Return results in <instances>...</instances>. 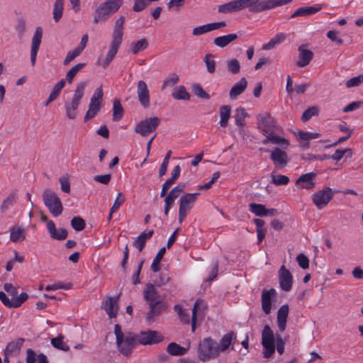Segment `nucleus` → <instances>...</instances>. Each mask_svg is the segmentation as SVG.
<instances>
[{
	"mask_svg": "<svg viewBox=\"0 0 363 363\" xmlns=\"http://www.w3.org/2000/svg\"><path fill=\"white\" fill-rule=\"evenodd\" d=\"M71 225L76 231H82L85 228L86 223L82 218L75 216L71 220Z\"/></svg>",
	"mask_w": 363,
	"mask_h": 363,
	"instance_id": "864d4df0",
	"label": "nucleus"
},
{
	"mask_svg": "<svg viewBox=\"0 0 363 363\" xmlns=\"http://www.w3.org/2000/svg\"><path fill=\"white\" fill-rule=\"evenodd\" d=\"M119 296V294L113 297L108 296L106 300L102 302L101 308L106 312L110 318L116 317L118 310V301Z\"/></svg>",
	"mask_w": 363,
	"mask_h": 363,
	"instance_id": "dca6fc26",
	"label": "nucleus"
},
{
	"mask_svg": "<svg viewBox=\"0 0 363 363\" xmlns=\"http://www.w3.org/2000/svg\"><path fill=\"white\" fill-rule=\"evenodd\" d=\"M160 118L154 116L140 121L135 127V133L143 137L147 136L150 133L154 132L160 125Z\"/></svg>",
	"mask_w": 363,
	"mask_h": 363,
	"instance_id": "9d476101",
	"label": "nucleus"
},
{
	"mask_svg": "<svg viewBox=\"0 0 363 363\" xmlns=\"http://www.w3.org/2000/svg\"><path fill=\"white\" fill-rule=\"evenodd\" d=\"M275 337L273 331L268 325H265L262 333L263 356L269 358L275 352Z\"/></svg>",
	"mask_w": 363,
	"mask_h": 363,
	"instance_id": "6e6552de",
	"label": "nucleus"
},
{
	"mask_svg": "<svg viewBox=\"0 0 363 363\" xmlns=\"http://www.w3.org/2000/svg\"><path fill=\"white\" fill-rule=\"evenodd\" d=\"M150 311L146 315V321L152 322L155 317L159 316L166 309V305L162 300L153 302L149 305Z\"/></svg>",
	"mask_w": 363,
	"mask_h": 363,
	"instance_id": "aec40b11",
	"label": "nucleus"
},
{
	"mask_svg": "<svg viewBox=\"0 0 363 363\" xmlns=\"http://www.w3.org/2000/svg\"><path fill=\"white\" fill-rule=\"evenodd\" d=\"M289 311V308L287 304L282 305L278 310L277 325L279 330L281 332L286 330Z\"/></svg>",
	"mask_w": 363,
	"mask_h": 363,
	"instance_id": "b1692460",
	"label": "nucleus"
},
{
	"mask_svg": "<svg viewBox=\"0 0 363 363\" xmlns=\"http://www.w3.org/2000/svg\"><path fill=\"white\" fill-rule=\"evenodd\" d=\"M44 205L49 210V212L55 217L62 214L63 206L60 197L52 190L45 189L42 194Z\"/></svg>",
	"mask_w": 363,
	"mask_h": 363,
	"instance_id": "423d86ee",
	"label": "nucleus"
},
{
	"mask_svg": "<svg viewBox=\"0 0 363 363\" xmlns=\"http://www.w3.org/2000/svg\"><path fill=\"white\" fill-rule=\"evenodd\" d=\"M269 143L274 145H280L284 148L289 145V142L284 138L277 135L276 132L274 133L267 135L265 138L262 140V143L263 145H267Z\"/></svg>",
	"mask_w": 363,
	"mask_h": 363,
	"instance_id": "393cba45",
	"label": "nucleus"
},
{
	"mask_svg": "<svg viewBox=\"0 0 363 363\" xmlns=\"http://www.w3.org/2000/svg\"><path fill=\"white\" fill-rule=\"evenodd\" d=\"M137 336L138 344L143 345L157 344L164 340V337L158 331L152 330L141 331Z\"/></svg>",
	"mask_w": 363,
	"mask_h": 363,
	"instance_id": "f8f14e48",
	"label": "nucleus"
},
{
	"mask_svg": "<svg viewBox=\"0 0 363 363\" xmlns=\"http://www.w3.org/2000/svg\"><path fill=\"white\" fill-rule=\"evenodd\" d=\"M85 66V63H78L73 66L66 74L65 82H67L68 84H72L77 74Z\"/></svg>",
	"mask_w": 363,
	"mask_h": 363,
	"instance_id": "ea45409f",
	"label": "nucleus"
},
{
	"mask_svg": "<svg viewBox=\"0 0 363 363\" xmlns=\"http://www.w3.org/2000/svg\"><path fill=\"white\" fill-rule=\"evenodd\" d=\"M296 260L299 267L303 269H306L309 267V259L304 254H299L296 257Z\"/></svg>",
	"mask_w": 363,
	"mask_h": 363,
	"instance_id": "774afa93",
	"label": "nucleus"
},
{
	"mask_svg": "<svg viewBox=\"0 0 363 363\" xmlns=\"http://www.w3.org/2000/svg\"><path fill=\"white\" fill-rule=\"evenodd\" d=\"M230 112H231V107L229 105H223L220 107L219 124H220V127L225 128L228 126V121L230 117Z\"/></svg>",
	"mask_w": 363,
	"mask_h": 363,
	"instance_id": "7c9ffc66",
	"label": "nucleus"
},
{
	"mask_svg": "<svg viewBox=\"0 0 363 363\" xmlns=\"http://www.w3.org/2000/svg\"><path fill=\"white\" fill-rule=\"evenodd\" d=\"M237 38L238 35L236 33H230L216 38L213 40V43L216 46L223 48Z\"/></svg>",
	"mask_w": 363,
	"mask_h": 363,
	"instance_id": "c85d7f7f",
	"label": "nucleus"
},
{
	"mask_svg": "<svg viewBox=\"0 0 363 363\" xmlns=\"http://www.w3.org/2000/svg\"><path fill=\"white\" fill-rule=\"evenodd\" d=\"M177 199L174 198L171 195L168 194L164 198V213L166 216H168L170 209L174 206L175 200Z\"/></svg>",
	"mask_w": 363,
	"mask_h": 363,
	"instance_id": "4d7b16f0",
	"label": "nucleus"
},
{
	"mask_svg": "<svg viewBox=\"0 0 363 363\" xmlns=\"http://www.w3.org/2000/svg\"><path fill=\"white\" fill-rule=\"evenodd\" d=\"M233 338L235 339V333L233 331H230L224 335L220 339V343H216L217 349H218V353L228 349L233 342Z\"/></svg>",
	"mask_w": 363,
	"mask_h": 363,
	"instance_id": "c756f323",
	"label": "nucleus"
},
{
	"mask_svg": "<svg viewBox=\"0 0 363 363\" xmlns=\"http://www.w3.org/2000/svg\"><path fill=\"white\" fill-rule=\"evenodd\" d=\"M25 230L21 227L13 228L11 230L10 239L13 242H21L25 240Z\"/></svg>",
	"mask_w": 363,
	"mask_h": 363,
	"instance_id": "4c0bfd02",
	"label": "nucleus"
},
{
	"mask_svg": "<svg viewBox=\"0 0 363 363\" xmlns=\"http://www.w3.org/2000/svg\"><path fill=\"white\" fill-rule=\"evenodd\" d=\"M293 0H234L220 5L218 11L228 13L248 8L252 13H261L289 4Z\"/></svg>",
	"mask_w": 363,
	"mask_h": 363,
	"instance_id": "f257e3e1",
	"label": "nucleus"
},
{
	"mask_svg": "<svg viewBox=\"0 0 363 363\" xmlns=\"http://www.w3.org/2000/svg\"><path fill=\"white\" fill-rule=\"evenodd\" d=\"M249 209L256 216H266V207L263 204L250 203L249 204Z\"/></svg>",
	"mask_w": 363,
	"mask_h": 363,
	"instance_id": "c03bdc74",
	"label": "nucleus"
},
{
	"mask_svg": "<svg viewBox=\"0 0 363 363\" xmlns=\"http://www.w3.org/2000/svg\"><path fill=\"white\" fill-rule=\"evenodd\" d=\"M153 233V230H150L147 233L143 232L140 233L138 237L133 241V247L138 249V250L141 252L145 246L146 241L152 238Z\"/></svg>",
	"mask_w": 363,
	"mask_h": 363,
	"instance_id": "cd10ccee",
	"label": "nucleus"
},
{
	"mask_svg": "<svg viewBox=\"0 0 363 363\" xmlns=\"http://www.w3.org/2000/svg\"><path fill=\"white\" fill-rule=\"evenodd\" d=\"M317 174L311 172L301 175L296 182V184L299 185L302 189H312L315 186L313 179L316 177Z\"/></svg>",
	"mask_w": 363,
	"mask_h": 363,
	"instance_id": "4be33fe9",
	"label": "nucleus"
},
{
	"mask_svg": "<svg viewBox=\"0 0 363 363\" xmlns=\"http://www.w3.org/2000/svg\"><path fill=\"white\" fill-rule=\"evenodd\" d=\"M64 0H56L54 4L53 18L55 22H58L62 16Z\"/></svg>",
	"mask_w": 363,
	"mask_h": 363,
	"instance_id": "a18cd8bd",
	"label": "nucleus"
},
{
	"mask_svg": "<svg viewBox=\"0 0 363 363\" xmlns=\"http://www.w3.org/2000/svg\"><path fill=\"white\" fill-rule=\"evenodd\" d=\"M188 348L180 346L176 342H170L167 347V352L172 356H182L186 354Z\"/></svg>",
	"mask_w": 363,
	"mask_h": 363,
	"instance_id": "72a5a7b5",
	"label": "nucleus"
},
{
	"mask_svg": "<svg viewBox=\"0 0 363 363\" xmlns=\"http://www.w3.org/2000/svg\"><path fill=\"white\" fill-rule=\"evenodd\" d=\"M306 45L302 44L298 48L299 55L296 66L298 67H303L308 65L313 58V52L311 50L306 49Z\"/></svg>",
	"mask_w": 363,
	"mask_h": 363,
	"instance_id": "6ab92c4d",
	"label": "nucleus"
},
{
	"mask_svg": "<svg viewBox=\"0 0 363 363\" xmlns=\"http://www.w3.org/2000/svg\"><path fill=\"white\" fill-rule=\"evenodd\" d=\"M125 21V17L124 16H121L116 20L114 23L110 49L101 64L103 68L104 69L106 68L110 62L113 60L122 43L123 35V24Z\"/></svg>",
	"mask_w": 363,
	"mask_h": 363,
	"instance_id": "f03ea898",
	"label": "nucleus"
},
{
	"mask_svg": "<svg viewBox=\"0 0 363 363\" xmlns=\"http://www.w3.org/2000/svg\"><path fill=\"white\" fill-rule=\"evenodd\" d=\"M43 38V30L40 27H37L34 35L32 38V45L30 50V62L34 66L36 62L37 54L41 43Z\"/></svg>",
	"mask_w": 363,
	"mask_h": 363,
	"instance_id": "f3484780",
	"label": "nucleus"
},
{
	"mask_svg": "<svg viewBox=\"0 0 363 363\" xmlns=\"http://www.w3.org/2000/svg\"><path fill=\"white\" fill-rule=\"evenodd\" d=\"M279 281L281 289L284 291H289L293 284V277L289 269L284 265L279 270Z\"/></svg>",
	"mask_w": 363,
	"mask_h": 363,
	"instance_id": "2eb2a0df",
	"label": "nucleus"
},
{
	"mask_svg": "<svg viewBox=\"0 0 363 363\" xmlns=\"http://www.w3.org/2000/svg\"><path fill=\"white\" fill-rule=\"evenodd\" d=\"M61 190L65 193L70 192V182L68 175L59 178Z\"/></svg>",
	"mask_w": 363,
	"mask_h": 363,
	"instance_id": "680f3d73",
	"label": "nucleus"
},
{
	"mask_svg": "<svg viewBox=\"0 0 363 363\" xmlns=\"http://www.w3.org/2000/svg\"><path fill=\"white\" fill-rule=\"evenodd\" d=\"M63 339L64 337L62 335H60L58 337L51 340V344L56 349L64 352H68L69 350V347L64 343Z\"/></svg>",
	"mask_w": 363,
	"mask_h": 363,
	"instance_id": "49530a36",
	"label": "nucleus"
},
{
	"mask_svg": "<svg viewBox=\"0 0 363 363\" xmlns=\"http://www.w3.org/2000/svg\"><path fill=\"white\" fill-rule=\"evenodd\" d=\"M125 201V196L123 194L122 192L118 193L117 197L116 198L112 207L111 208L112 209V212H116L120 206L124 203Z\"/></svg>",
	"mask_w": 363,
	"mask_h": 363,
	"instance_id": "338daca9",
	"label": "nucleus"
},
{
	"mask_svg": "<svg viewBox=\"0 0 363 363\" xmlns=\"http://www.w3.org/2000/svg\"><path fill=\"white\" fill-rule=\"evenodd\" d=\"M203 61L206 64L207 71L212 74L216 70V62L214 60V55L212 54L206 55Z\"/></svg>",
	"mask_w": 363,
	"mask_h": 363,
	"instance_id": "603ef678",
	"label": "nucleus"
},
{
	"mask_svg": "<svg viewBox=\"0 0 363 363\" xmlns=\"http://www.w3.org/2000/svg\"><path fill=\"white\" fill-rule=\"evenodd\" d=\"M320 10V7L303 6L298 8L290 16V18H294L298 16H309L315 13Z\"/></svg>",
	"mask_w": 363,
	"mask_h": 363,
	"instance_id": "2f4dec72",
	"label": "nucleus"
},
{
	"mask_svg": "<svg viewBox=\"0 0 363 363\" xmlns=\"http://www.w3.org/2000/svg\"><path fill=\"white\" fill-rule=\"evenodd\" d=\"M172 97L177 100H189L191 96L186 88L181 85L174 89Z\"/></svg>",
	"mask_w": 363,
	"mask_h": 363,
	"instance_id": "c9c22d12",
	"label": "nucleus"
},
{
	"mask_svg": "<svg viewBox=\"0 0 363 363\" xmlns=\"http://www.w3.org/2000/svg\"><path fill=\"white\" fill-rule=\"evenodd\" d=\"M247 86V81L245 77H242L238 82H237L230 90L229 96L233 100L238 98L239 95L242 94L246 89Z\"/></svg>",
	"mask_w": 363,
	"mask_h": 363,
	"instance_id": "a878e982",
	"label": "nucleus"
},
{
	"mask_svg": "<svg viewBox=\"0 0 363 363\" xmlns=\"http://www.w3.org/2000/svg\"><path fill=\"white\" fill-rule=\"evenodd\" d=\"M186 188V184L183 182L179 183L177 186H175L169 193L168 194L171 195L175 199H177L180 194L184 191Z\"/></svg>",
	"mask_w": 363,
	"mask_h": 363,
	"instance_id": "0e129e2a",
	"label": "nucleus"
},
{
	"mask_svg": "<svg viewBox=\"0 0 363 363\" xmlns=\"http://www.w3.org/2000/svg\"><path fill=\"white\" fill-rule=\"evenodd\" d=\"M65 85V79H60L56 84H55L50 94L52 98L53 97L56 99L60 94L62 89L64 88Z\"/></svg>",
	"mask_w": 363,
	"mask_h": 363,
	"instance_id": "13d9d810",
	"label": "nucleus"
},
{
	"mask_svg": "<svg viewBox=\"0 0 363 363\" xmlns=\"http://www.w3.org/2000/svg\"><path fill=\"white\" fill-rule=\"evenodd\" d=\"M253 222L256 225L258 242H261L265 238L267 230L264 228L265 222L262 219L254 218Z\"/></svg>",
	"mask_w": 363,
	"mask_h": 363,
	"instance_id": "f704fd0d",
	"label": "nucleus"
},
{
	"mask_svg": "<svg viewBox=\"0 0 363 363\" xmlns=\"http://www.w3.org/2000/svg\"><path fill=\"white\" fill-rule=\"evenodd\" d=\"M179 81V75L176 73H172L167 77L162 86V90L164 89L165 87H172L176 84H177Z\"/></svg>",
	"mask_w": 363,
	"mask_h": 363,
	"instance_id": "8fccbe9b",
	"label": "nucleus"
},
{
	"mask_svg": "<svg viewBox=\"0 0 363 363\" xmlns=\"http://www.w3.org/2000/svg\"><path fill=\"white\" fill-rule=\"evenodd\" d=\"M172 281V278L170 277L169 273L167 272H162L159 274V277L154 281V285L160 287L164 286L169 282Z\"/></svg>",
	"mask_w": 363,
	"mask_h": 363,
	"instance_id": "de8ad7c7",
	"label": "nucleus"
},
{
	"mask_svg": "<svg viewBox=\"0 0 363 363\" xmlns=\"http://www.w3.org/2000/svg\"><path fill=\"white\" fill-rule=\"evenodd\" d=\"M257 118L258 129L264 136L277 130L275 119L269 113L259 114Z\"/></svg>",
	"mask_w": 363,
	"mask_h": 363,
	"instance_id": "9b49d317",
	"label": "nucleus"
},
{
	"mask_svg": "<svg viewBox=\"0 0 363 363\" xmlns=\"http://www.w3.org/2000/svg\"><path fill=\"white\" fill-rule=\"evenodd\" d=\"M16 30L18 32V36L22 38L26 30V21L23 18H19L17 19Z\"/></svg>",
	"mask_w": 363,
	"mask_h": 363,
	"instance_id": "69168bd1",
	"label": "nucleus"
},
{
	"mask_svg": "<svg viewBox=\"0 0 363 363\" xmlns=\"http://www.w3.org/2000/svg\"><path fill=\"white\" fill-rule=\"evenodd\" d=\"M149 45V43L146 38H142L137 41H133L130 45V51L136 55L140 52L145 50Z\"/></svg>",
	"mask_w": 363,
	"mask_h": 363,
	"instance_id": "473e14b6",
	"label": "nucleus"
},
{
	"mask_svg": "<svg viewBox=\"0 0 363 363\" xmlns=\"http://www.w3.org/2000/svg\"><path fill=\"white\" fill-rule=\"evenodd\" d=\"M82 52L79 49L75 48L73 50L69 51L67 54L65 59L63 61L64 65H68L69 63L74 60L77 56H79Z\"/></svg>",
	"mask_w": 363,
	"mask_h": 363,
	"instance_id": "052dcab7",
	"label": "nucleus"
},
{
	"mask_svg": "<svg viewBox=\"0 0 363 363\" xmlns=\"http://www.w3.org/2000/svg\"><path fill=\"white\" fill-rule=\"evenodd\" d=\"M86 84L87 82L86 81L80 82L77 84L72 101L65 104L66 116L70 120H74L77 117V110L84 96Z\"/></svg>",
	"mask_w": 363,
	"mask_h": 363,
	"instance_id": "39448f33",
	"label": "nucleus"
},
{
	"mask_svg": "<svg viewBox=\"0 0 363 363\" xmlns=\"http://www.w3.org/2000/svg\"><path fill=\"white\" fill-rule=\"evenodd\" d=\"M123 4V0H106L99 4L95 10L93 22L98 24L105 22L113 13H116Z\"/></svg>",
	"mask_w": 363,
	"mask_h": 363,
	"instance_id": "20e7f679",
	"label": "nucleus"
},
{
	"mask_svg": "<svg viewBox=\"0 0 363 363\" xmlns=\"http://www.w3.org/2000/svg\"><path fill=\"white\" fill-rule=\"evenodd\" d=\"M160 297L158 291L155 288V285L152 283H147L145 285V289L143 291V298L150 305L155 301H159Z\"/></svg>",
	"mask_w": 363,
	"mask_h": 363,
	"instance_id": "5701e85b",
	"label": "nucleus"
},
{
	"mask_svg": "<svg viewBox=\"0 0 363 363\" xmlns=\"http://www.w3.org/2000/svg\"><path fill=\"white\" fill-rule=\"evenodd\" d=\"M165 252L166 247H163L157 253L150 267L152 272H157L160 270V261L162 260Z\"/></svg>",
	"mask_w": 363,
	"mask_h": 363,
	"instance_id": "79ce46f5",
	"label": "nucleus"
},
{
	"mask_svg": "<svg viewBox=\"0 0 363 363\" xmlns=\"http://www.w3.org/2000/svg\"><path fill=\"white\" fill-rule=\"evenodd\" d=\"M137 94L142 106L145 108H148L150 106V93L146 83L143 80L138 82Z\"/></svg>",
	"mask_w": 363,
	"mask_h": 363,
	"instance_id": "a211bd4d",
	"label": "nucleus"
},
{
	"mask_svg": "<svg viewBox=\"0 0 363 363\" xmlns=\"http://www.w3.org/2000/svg\"><path fill=\"white\" fill-rule=\"evenodd\" d=\"M199 195L200 193H185L180 197L178 218L180 223L183 222L189 211L193 208L194 204Z\"/></svg>",
	"mask_w": 363,
	"mask_h": 363,
	"instance_id": "1a4fd4ad",
	"label": "nucleus"
},
{
	"mask_svg": "<svg viewBox=\"0 0 363 363\" xmlns=\"http://www.w3.org/2000/svg\"><path fill=\"white\" fill-rule=\"evenodd\" d=\"M333 198V192L330 187H325L312 195L313 202L318 209L325 208Z\"/></svg>",
	"mask_w": 363,
	"mask_h": 363,
	"instance_id": "ddd939ff",
	"label": "nucleus"
},
{
	"mask_svg": "<svg viewBox=\"0 0 363 363\" xmlns=\"http://www.w3.org/2000/svg\"><path fill=\"white\" fill-rule=\"evenodd\" d=\"M363 84V74L352 77L346 82V86L347 88L358 86Z\"/></svg>",
	"mask_w": 363,
	"mask_h": 363,
	"instance_id": "e2e57ef3",
	"label": "nucleus"
},
{
	"mask_svg": "<svg viewBox=\"0 0 363 363\" xmlns=\"http://www.w3.org/2000/svg\"><path fill=\"white\" fill-rule=\"evenodd\" d=\"M319 108L314 106L309 107L307 108L302 114L301 121L303 123L309 121L313 116H317L318 114Z\"/></svg>",
	"mask_w": 363,
	"mask_h": 363,
	"instance_id": "09e8293b",
	"label": "nucleus"
},
{
	"mask_svg": "<svg viewBox=\"0 0 363 363\" xmlns=\"http://www.w3.org/2000/svg\"><path fill=\"white\" fill-rule=\"evenodd\" d=\"M25 342V339L23 337L17 338L14 341H11L8 343L6 345L4 353H6V354H11V355H15L16 356L23 345V343Z\"/></svg>",
	"mask_w": 363,
	"mask_h": 363,
	"instance_id": "bb28decb",
	"label": "nucleus"
},
{
	"mask_svg": "<svg viewBox=\"0 0 363 363\" xmlns=\"http://www.w3.org/2000/svg\"><path fill=\"white\" fill-rule=\"evenodd\" d=\"M114 333L116 345L120 353L126 357L130 356L133 349L138 344L137 334L129 332L124 335L121 327L118 324L115 325Z\"/></svg>",
	"mask_w": 363,
	"mask_h": 363,
	"instance_id": "7ed1b4c3",
	"label": "nucleus"
},
{
	"mask_svg": "<svg viewBox=\"0 0 363 363\" xmlns=\"http://www.w3.org/2000/svg\"><path fill=\"white\" fill-rule=\"evenodd\" d=\"M227 67L228 72L233 74H237L240 72V64L235 58L227 61Z\"/></svg>",
	"mask_w": 363,
	"mask_h": 363,
	"instance_id": "3c124183",
	"label": "nucleus"
},
{
	"mask_svg": "<svg viewBox=\"0 0 363 363\" xmlns=\"http://www.w3.org/2000/svg\"><path fill=\"white\" fill-rule=\"evenodd\" d=\"M286 38V35L283 33H278L272 38L267 43L263 45L262 49L269 50L275 47L276 45L283 42Z\"/></svg>",
	"mask_w": 363,
	"mask_h": 363,
	"instance_id": "a19ab883",
	"label": "nucleus"
},
{
	"mask_svg": "<svg viewBox=\"0 0 363 363\" xmlns=\"http://www.w3.org/2000/svg\"><path fill=\"white\" fill-rule=\"evenodd\" d=\"M249 117V115L242 107H239L236 109V114L235 116V124L240 128H242L245 125V118Z\"/></svg>",
	"mask_w": 363,
	"mask_h": 363,
	"instance_id": "37998d69",
	"label": "nucleus"
},
{
	"mask_svg": "<svg viewBox=\"0 0 363 363\" xmlns=\"http://www.w3.org/2000/svg\"><path fill=\"white\" fill-rule=\"evenodd\" d=\"M192 91L194 94L199 98L203 99H209L210 95L203 90L202 86L199 84H195L192 86Z\"/></svg>",
	"mask_w": 363,
	"mask_h": 363,
	"instance_id": "5fc2aeb1",
	"label": "nucleus"
},
{
	"mask_svg": "<svg viewBox=\"0 0 363 363\" xmlns=\"http://www.w3.org/2000/svg\"><path fill=\"white\" fill-rule=\"evenodd\" d=\"M277 297L276 290L273 288L269 290H263L261 296V303L263 312L268 315L270 313L272 306V300Z\"/></svg>",
	"mask_w": 363,
	"mask_h": 363,
	"instance_id": "4468645a",
	"label": "nucleus"
},
{
	"mask_svg": "<svg viewBox=\"0 0 363 363\" xmlns=\"http://www.w3.org/2000/svg\"><path fill=\"white\" fill-rule=\"evenodd\" d=\"M17 199V194L15 191H11L9 195L5 198L0 207V211L4 213L6 210L9 209Z\"/></svg>",
	"mask_w": 363,
	"mask_h": 363,
	"instance_id": "e433bc0d",
	"label": "nucleus"
},
{
	"mask_svg": "<svg viewBox=\"0 0 363 363\" xmlns=\"http://www.w3.org/2000/svg\"><path fill=\"white\" fill-rule=\"evenodd\" d=\"M320 135L318 133H308L303 130L298 132V138L303 141H309L311 139H315L319 138Z\"/></svg>",
	"mask_w": 363,
	"mask_h": 363,
	"instance_id": "bf43d9fd",
	"label": "nucleus"
},
{
	"mask_svg": "<svg viewBox=\"0 0 363 363\" xmlns=\"http://www.w3.org/2000/svg\"><path fill=\"white\" fill-rule=\"evenodd\" d=\"M198 354L199 359L203 362L208 361L219 355L218 349L216 347V342L211 337L204 338L198 346Z\"/></svg>",
	"mask_w": 363,
	"mask_h": 363,
	"instance_id": "0eeeda50",
	"label": "nucleus"
},
{
	"mask_svg": "<svg viewBox=\"0 0 363 363\" xmlns=\"http://www.w3.org/2000/svg\"><path fill=\"white\" fill-rule=\"evenodd\" d=\"M124 110L120 102L117 99H114L113 105V121H118L123 116Z\"/></svg>",
	"mask_w": 363,
	"mask_h": 363,
	"instance_id": "58836bf2",
	"label": "nucleus"
},
{
	"mask_svg": "<svg viewBox=\"0 0 363 363\" xmlns=\"http://www.w3.org/2000/svg\"><path fill=\"white\" fill-rule=\"evenodd\" d=\"M289 181V178L287 176L272 174V183L277 186L286 185Z\"/></svg>",
	"mask_w": 363,
	"mask_h": 363,
	"instance_id": "6e6d98bb",
	"label": "nucleus"
},
{
	"mask_svg": "<svg viewBox=\"0 0 363 363\" xmlns=\"http://www.w3.org/2000/svg\"><path fill=\"white\" fill-rule=\"evenodd\" d=\"M270 159L274 164L280 168H284L288 163L287 153L279 147H275L270 155Z\"/></svg>",
	"mask_w": 363,
	"mask_h": 363,
	"instance_id": "412c9836",
	"label": "nucleus"
}]
</instances>
